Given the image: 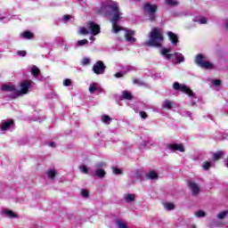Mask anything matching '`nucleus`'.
<instances>
[{"mask_svg":"<svg viewBox=\"0 0 228 228\" xmlns=\"http://www.w3.org/2000/svg\"><path fill=\"white\" fill-rule=\"evenodd\" d=\"M165 38L163 37V32L160 28H155L151 29L149 36V40L144 43V45H150V47H161V44Z\"/></svg>","mask_w":228,"mask_h":228,"instance_id":"7ed1b4c3","label":"nucleus"},{"mask_svg":"<svg viewBox=\"0 0 228 228\" xmlns=\"http://www.w3.org/2000/svg\"><path fill=\"white\" fill-rule=\"evenodd\" d=\"M134 85H137L138 86H145V83L138 78L133 80Z\"/></svg>","mask_w":228,"mask_h":228,"instance_id":"f704fd0d","label":"nucleus"},{"mask_svg":"<svg viewBox=\"0 0 228 228\" xmlns=\"http://www.w3.org/2000/svg\"><path fill=\"white\" fill-rule=\"evenodd\" d=\"M33 76H38L40 74V69L37 66H33L31 69Z\"/></svg>","mask_w":228,"mask_h":228,"instance_id":"e433bc0d","label":"nucleus"},{"mask_svg":"<svg viewBox=\"0 0 228 228\" xmlns=\"http://www.w3.org/2000/svg\"><path fill=\"white\" fill-rule=\"evenodd\" d=\"M165 3L167 6H177L179 4L177 0H165Z\"/></svg>","mask_w":228,"mask_h":228,"instance_id":"cd10ccee","label":"nucleus"},{"mask_svg":"<svg viewBox=\"0 0 228 228\" xmlns=\"http://www.w3.org/2000/svg\"><path fill=\"white\" fill-rule=\"evenodd\" d=\"M79 33L80 35H93L95 37L101 33V27L94 21H89L86 27L79 28Z\"/></svg>","mask_w":228,"mask_h":228,"instance_id":"20e7f679","label":"nucleus"},{"mask_svg":"<svg viewBox=\"0 0 228 228\" xmlns=\"http://www.w3.org/2000/svg\"><path fill=\"white\" fill-rule=\"evenodd\" d=\"M213 85H215V86H220V85H221V81H220V80H218V79L214 80V81H213Z\"/></svg>","mask_w":228,"mask_h":228,"instance_id":"49530a36","label":"nucleus"},{"mask_svg":"<svg viewBox=\"0 0 228 228\" xmlns=\"http://www.w3.org/2000/svg\"><path fill=\"white\" fill-rule=\"evenodd\" d=\"M46 175L49 179H54V177H56V169H49L46 172Z\"/></svg>","mask_w":228,"mask_h":228,"instance_id":"5701e85b","label":"nucleus"},{"mask_svg":"<svg viewBox=\"0 0 228 228\" xmlns=\"http://www.w3.org/2000/svg\"><path fill=\"white\" fill-rule=\"evenodd\" d=\"M169 151H178L179 152H184V146L181 143H173L168 145Z\"/></svg>","mask_w":228,"mask_h":228,"instance_id":"2eb2a0df","label":"nucleus"},{"mask_svg":"<svg viewBox=\"0 0 228 228\" xmlns=\"http://www.w3.org/2000/svg\"><path fill=\"white\" fill-rule=\"evenodd\" d=\"M194 22H198V24H208V19L204 17H198L194 19Z\"/></svg>","mask_w":228,"mask_h":228,"instance_id":"a878e982","label":"nucleus"},{"mask_svg":"<svg viewBox=\"0 0 228 228\" xmlns=\"http://www.w3.org/2000/svg\"><path fill=\"white\" fill-rule=\"evenodd\" d=\"M187 114H188V117L191 118V113L187 112Z\"/></svg>","mask_w":228,"mask_h":228,"instance_id":"864d4df0","label":"nucleus"},{"mask_svg":"<svg viewBox=\"0 0 228 228\" xmlns=\"http://www.w3.org/2000/svg\"><path fill=\"white\" fill-rule=\"evenodd\" d=\"M120 99H126L127 101H131L133 100V95L131 94V93L127 92V91H124L122 93V96L120 97Z\"/></svg>","mask_w":228,"mask_h":228,"instance_id":"4be33fe9","label":"nucleus"},{"mask_svg":"<svg viewBox=\"0 0 228 228\" xmlns=\"http://www.w3.org/2000/svg\"><path fill=\"white\" fill-rule=\"evenodd\" d=\"M162 108H164L165 110H172V108H174V102L170 100H165L162 102Z\"/></svg>","mask_w":228,"mask_h":228,"instance_id":"6ab92c4d","label":"nucleus"},{"mask_svg":"<svg viewBox=\"0 0 228 228\" xmlns=\"http://www.w3.org/2000/svg\"><path fill=\"white\" fill-rule=\"evenodd\" d=\"M79 170L82 172V174H88V167L85 165L79 166Z\"/></svg>","mask_w":228,"mask_h":228,"instance_id":"4c0bfd02","label":"nucleus"},{"mask_svg":"<svg viewBox=\"0 0 228 228\" xmlns=\"http://www.w3.org/2000/svg\"><path fill=\"white\" fill-rule=\"evenodd\" d=\"M20 37H22L23 38H26L27 40H29L33 38V33L29 31H25L22 34H20Z\"/></svg>","mask_w":228,"mask_h":228,"instance_id":"bb28decb","label":"nucleus"},{"mask_svg":"<svg viewBox=\"0 0 228 228\" xmlns=\"http://www.w3.org/2000/svg\"><path fill=\"white\" fill-rule=\"evenodd\" d=\"M70 48V45H65V49H69Z\"/></svg>","mask_w":228,"mask_h":228,"instance_id":"603ef678","label":"nucleus"},{"mask_svg":"<svg viewBox=\"0 0 228 228\" xmlns=\"http://www.w3.org/2000/svg\"><path fill=\"white\" fill-rule=\"evenodd\" d=\"M204 61H206V57L202 55V53H199L195 59L196 65H198L199 67H201Z\"/></svg>","mask_w":228,"mask_h":228,"instance_id":"f3484780","label":"nucleus"},{"mask_svg":"<svg viewBox=\"0 0 228 228\" xmlns=\"http://www.w3.org/2000/svg\"><path fill=\"white\" fill-rule=\"evenodd\" d=\"M224 26H225L226 29L228 30V20L224 22Z\"/></svg>","mask_w":228,"mask_h":228,"instance_id":"3c124183","label":"nucleus"},{"mask_svg":"<svg viewBox=\"0 0 228 228\" xmlns=\"http://www.w3.org/2000/svg\"><path fill=\"white\" fill-rule=\"evenodd\" d=\"M49 147H53V148H54V147H56V142H49Z\"/></svg>","mask_w":228,"mask_h":228,"instance_id":"09e8293b","label":"nucleus"},{"mask_svg":"<svg viewBox=\"0 0 228 228\" xmlns=\"http://www.w3.org/2000/svg\"><path fill=\"white\" fill-rule=\"evenodd\" d=\"M89 40H91V42H95V37L94 36H91L89 37Z\"/></svg>","mask_w":228,"mask_h":228,"instance_id":"8fccbe9b","label":"nucleus"},{"mask_svg":"<svg viewBox=\"0 0 228 228\" xmlns=\"http://www.w3.org/2000/svg\"><path fill=\"white\" fill-rule=\"evenodd\" d=\"M92 60L89 58V57H85L83 60H82V65L85 67L86 65H90Z\"/></svg>","mask_w":228,"mask_h":228,"instance_id":"c9c22d12","label":"nucleus"},{"mask_svg":"<svg viewBox=\"0 0 228 228\" xmlns=\"http://www.w3.org/2000/svg\"><path fill=\"white\" fill-rule=\"evenodd\" d=\"M167 37L173 45L179 44V37L172 31L167 32Z\"/></svg>","mask_w":228,"mask_h":228,"instance_id":"4468645a","label":"nucleus"},{"mask_svg":"<svg viewBox=\"0 0 228 228\" xmlns=\"http://www.w3.org/2000/svg\"><path fill=\"white\" fill-rule=\"evenodd\" d=\"M211 167H213V163H211V161H205L202 165L203 170H208Z\"/></svg>","mask_w":228,"mask_h":228,"instance_id":"2f4dec72","label":"nucleus"},{"mask_svg":"<svg viewBox=\"0 0 228 228\" xmlns=\"http://www.w3.org/2000/svg\"><path fill=\"white\" fill-rule=\"evenodd\" d=\"M146 177L147 179H151V181H154L158 179V172L151 170L146 174Z\"/></svg>","mask_w":228,"mask_h":228,"instance_id":"aec40b11","label":"nucleus"},{"mask_svg":"<svg viewBox=\"0 0 228 228\" xmlns=\"http://www.w3.org/2000/svg\"><path fill=\"white\" fill-rule=\"evenodd\" d=\"M70 85H72V80L66 78L63 80V86H70Z\"/></svg>","mask_w":228,"mask_h":228,"instance_id":"79ce46f5","label":"nucleus"},{"mask_svg":"<svg viewBox=\"0 0 228 228\" xmlns=\"http://www.w3.org/2000/svg\"><path fill=\"white\" fill-rule=\"evenodd\" d=\"M102 87H101V85L99 83L93 82L89 86V92L90 94H95V92H102Z\"/></svg>","mask_w":228,"mask_h":228,"instance_id":"ddd939ff","label":"nucleus"},{"mask_svg":"<svg viewBox=\"0 0 228 228\" xmlns=\"http://www.w3.org/2000/svg\"><path fill=\"white\" fill-rule=\"evenodd\" d=\"M174 90H179L180 92H183V94H186L191 98V106H195V101H197V96H195V94L191 89H190L187 86H184L183 84H179L178 82H175L173 85Z\"/></svg>","mask_w":228,"mask_h":228,"instance_id":"39448f33","label":"nucleus"},{"mask_svg":"<svg viewBox=\"0 0 228 228\" xmlns=\"http://www.w3.org/2000/svg\"><path fill=\"white\" fill-rule=\"evenodd\" d=\"M97 13L103 15V17H112L110 20L112 23V31L113 33H118L119 31H125L126 41L129 44H134L136 38H134V31L124 29L122 27H119L117 22L120 20L122 17V12H120L118 3L113 2L111 0H107L106 2L102 3V5L97 10Z\"/></svg>","mask_w":228,"mask_h":228,"instance_id":"f257e3e1","label":"nucleus"},{"mask_svg":"<svg viewBox=\"0 0 228 228\" xmlns=\"http://www.w3.org/2000/svg\"><path fill=\"white\" fill-rule=\"evenodd\" d=\"M14 123L13 119H9L7 121H2V126L0 127L1 131H9V129H12L13 127Z\"/></svg>","mask_w":228,"mask_h":228,"instance_id":"1a4fd4ad","label":"nucleus"},{"mask_svg":"<svg viewBox=\"0 0 228 228\" xmlns=\"http://www.w3.org/2000/svg\"><path fill=\"white\" fill-rule=\"evenodd\" d=\"M134 199H136V194H125L124 200L126 201L127 204H131V202H134Z\"/></svg>","mask_w":228,"mask_h":228,"instance_id":"a211bd4d","label":"nucleus"},{"mask_svg":"<svg viewBox=\"0 0 228 228\" xmlns=\"http://www.w3.org/2000/svg\"><path fill=\"white\" fill-rule=\"evenodd\" d=\"M171 52H172L171 48H162L160 50V54H162V56H164V58H166V60H170L172 58V56H174V54L168 53Z\"/></svg>","mask_w":228,"mask_h":228,"instance_id":"dca6fc26","label":"nucleus"},{"mask_svg":"<svg viewBox=\"0 0 228 228\" xmlns=\"http://www.w3.org/2000/svg\"><path fill=\"white\" fill-rule=\"evenodd\" d=\"M10 19L6 18V16H1L0 14V21L1 22H8Z\"/></svg>","mask_w":228,"mask_h":228,"instance_id":"37998d69","label":"nucleus"},{"mask_svg":"<svg viewBox=\"0 0 228 228\" xmlns=\"http://www.w3.org/2000/svg\"><path fill=\"white\" fill-rule=\"evenodd\" d=\"M164 208L167 209V211H173V209H175V205H174V203L167 202L164 203Z\"/></svg>","mask_w":228,"mask_h":228,"instance_id":"b1692460","label":"nucleus"},{"mask_svg":"<svg viewBox=\"0 0 228 228\" xmlns=\"http://www.w3.org/2000/svg\"><path fill=\"white\" fill-rule=\"evenodd\" d=\"M139 115L141 118H147V113H145V111H140Z\"/></svg>","mask_w":228,"mask_h":228,"instance_id":"c03bdc74","label":"nucleus"},{"mask_svg":"<svg viewBox=\"0 0 228 228\" xmlns=\"http://www.w3.org/2000/svg\"><path fill=\"white\" fill-rule=\"evenodd\" d=\"M228 215V210H224L217 215L218 220H224Z\"/></svg>","mask_w":228,"mask_h":228,"instance_id":"c756f323","label":"nucleus"},{"mask_svg":"<svg viewBox=\"0 0 228 228\" xmlns=\"http://www.w3.org/2000/svg\"><path fill=\"white\" fill-rule=\"evenodd\" d=\"M116 224H117L118 228H128L127 224L124 221H122V220H118L116 222Z\"/></svg>","mask_w":228,"mask_h":228,"instance_id":"72a5a7b5","label":"nucleus"},{"mask_svg":"<svg viewBox=\"0 0 228 228\" xmlns=\"http://www.w3.org/2000/svg\"><path fill=\"white\" fill-rule=\"evenodd\" d=\"M102 122H104V124H110L111 118H110L109 116H102Z\"/></svg>","mask_w":228,"mask_h":228,"instance_id":"a19ab883","label":"nucleus"},{"mask_svg":"<svg viewBox=\"0 0 228 228\" xmlns=\"http://www.w3.org/2000/svg\"><path fill=\"white\" fill-rule=\"evenodd\" d=\"M112 171H113V174H115V175H120L122 174V170L115 167H112Z\"/></svg>","mask_w":228,"mask_h":228,"instance_id":"ea45409f","label":"nucleus"},{"mask_svg":"<svg viewBox=\"0 0 228 228\" xmlns=\"http://www.w3.org/2000/svg\"><path fill=\"white\" fill-rule=\"evenodd\" d=\"M131 70H134V68L133 66H126V68H124L122 71H119L114 74V77H117V78L124 77V75L127 74V72H131Z\"/></svg>","mask_w":228,"mask_h":228,"instance_id":"9d476101","label":"nucleus"},{"mask_svg":"<svg viewBox=\"0 0 228 228\" xmlns=\"http://www.w3.org/2000/svg\"><path fill=\"white\" fill-rule=\"evenodd\" d=\"M189 188L192 195H199V192L200 191V187H199V184H197L195 182H190Z\"/></svg>","mask_w":228,"mask_h":228,"instance_id":"f8f14e48","label":"nucleus"},{"mask_svg":"<svg viewBox=\"0 0 228 228\" xmlns=\"http://www.w3.org/2000/svg\"><path fill=\"white\" fill-rule=\"evenodd\" d=\"M200 67H201V69H211L214 68V65H213V63L205 61Z\"/></svg>","mask_w":228,"mask_h":228,"instance_id":"393cba45","label":"nucleus"},{"mask_svg":"<svg viewBox=\"0 0 228 228\" xmlns=\"http://www.w3.org/2000/svg\"><path fill=\"white\" fill-rule=\"evenodd\" d=\"M194 215L197 218H204V216H206V212H204V210H198Z\"/></svg>","mask_w":228,"mask_h":228,"instance_id":"c85d7f7f","label":"nucleus"},{"mask_svg":"<svg viewBox=\"0 0 228 228\" xmlns=\"http://www.w3.org/2000/svg\"><path fill=\"white\" fill-rule=\"evenodd\" d=\"M2 215L5 218H19V215L17 213L13 212L12 210H10V209H4L2 211Z\"/></svg>","mask_w":228,"mask_h":228,"instance_id":"9b49d317","label":"nucleus"},{"mask_svg":"<svg viewBox=\"0 0 228 228\" xmlns=\"http://www.w3.org/2000/svg\"><path fill=\"white\" fill-rule=\"evenodd\" d=\"M106 66L104 65V62H102V61H96V63L93 66V71L94 72V74H104Z\"/></svg>","mask_w":228,"mask_h":228,"instance_id":"6e6552de","label":"nucleus"},{"mask_svg":"<svg viewBox=\"0 0 228 228\" xmlns=\"http://www.w3.org/2000/svg\"><path fill=\"white\" fill-rule=\"evenodd\" d=\"M144 12L150 16V20H156V11L158 10L157 4H145L143 5Z\"/></svg>","mask_w":228,"mask_h":228,"instance_id":"423d86ee","label":"nucleus"},{"mask_svg":"<svg viewBox=\"0 0 228 228\" xmlns=\"http://www.w3.org/2000/svg\"><path fill=\"white\" fill-rule=\"evenodd\" d=\"M81 195L84 197V199H88L90 193L88 192V191L82 189L80 191Z\"/></svg>","mask_w":228,"mask_h":228,"instance_id":"58836bf2","label":"nucleus"},{"mask_svg":"<svg viewBox=\"0 0 228 228\" xmlns=\"http://www.w3.org/2000/svg\"><path fill=\"white\" fill-rule=\"evenodd\" d=\"M33 86V81L23 80L19 85V89L15 88V86L4 85L2 86L3 92H6L8 97L11 99H17V97H22V95H27L29 94V88Z\"/></svg>","mask_w":228,"mask_h":228,"instance_id":"f03ea898","label":"nucleus"},{"mask_svg":"<svg viewBox=\"0 0 228 228\" xmlns=\"http://www.w3.org/2000/svg\"><path fill=\"white\" fill-rule=\"evenodd\" d=\"M175 60H176V63H183L184 62V55H183V53H175L174 54Z\"/></svg>","mask_w":228,"mask_h":228,"instance_id":"412c9836","label":"nucleus"},{"mask_svg":"<svg viewBox=\"0 0 228 228\" xmlns=\"http://www.w3.org/2000/svg\"><path fill=\"white\" fill-rule=\"evenodd\" d=\"M62 19L67 22V20H70V15H64Z\"/></svg>","mask_w":228,"mask_h":228,"instance_id":"de8ad7c7","label":"nucleus"},{"mask_svg":"<svg viewBox=\"0 0 228 228\" xmlns=\"http://www.w3.org/2000/svg\"><path fill=\"white\" fill-rule=\"evenodd\" d=\"M86 44H88V40L86 39H82V40H78L76 43L77 47H83V45H86Z\"/></svg>","mask_w":228,"mask_h":228,"instance_id":"473e14b6","label":"nucleus"},{"mask_svg":"<svg viewBox=\"0 0 228 228\" xmlns=\"http://www.w3.org/2000/svg\"><path fill=\"white\" fill-rule=\"evenodd\" d=\"M17 54H19V56L24 57V56H26V51H18Z\"/></svg>","mask_w":228,"mask_h":228,"instance_id":"a18cd8bd","label":"nucleus"},{"mask_svg":"<svg viewBox=\"0 0 228 228\" xmlns=\"http://www.w3.org/2000/svg\"><path fill=\"white\" fill-rule=\"evenodd\" d=\"M222 156H224L223 151H217V152L214 153L213 161H217V159H220V158H222Z\"/></svg>","mask_w":228,"mask_h":228,"instance_id":"7c9ffc66","label":"nucleus"},{"mask_svg":"<svg viewBox=\"0 0 228 228\" xmlns=\"http://www.w3.org/2000/svg\"><path fill=\"white\" fill-rule=\"evenodd\" d=\"M104 167H106V163H104V162H98L94 166L95 175H97V177H100L101 179H102V177H104V175H106V171H104L102 169V168H104Z\"/></svg>","mask_w":228,"mask_h":228,"instance_id":"0eeeda50","label":"nucleus"}]
</instances>
